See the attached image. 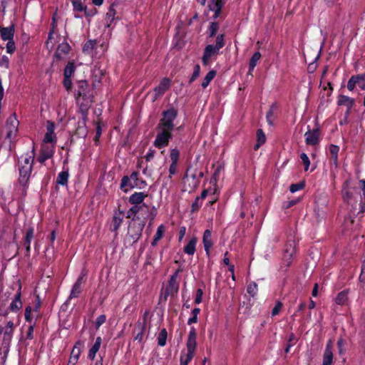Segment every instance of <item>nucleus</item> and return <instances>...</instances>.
<instances>
[{
	"label": "nucleus",
	"instance_id": "52",
	"mask_svg": "<svg viewBox=\"0 0 365 365\" xmlns=\"http://www.w3.org/2000/svg\"><path fill=\"white\" fill-rule=\"evenodd\" d=\"M21 165H29L30 168H32L33 159L31 156H21Z\"/></svg>",
	"mask_w": 365,
	"mask_h": 365
},
{
	"label": "nucleus",
	"instance_id": "17",
	"mask_svg": "<svg viewBox=\"0 0 365 365\" xmlns=\"http://www.w3.org/2000/svg\"><path fill=\"white\" fill-rule=\"evenodd\" d=\"M83 277H79L71 289L68 299L67 302L73 298H77L80 295L82 292V284H83Z\"/></svg>",
	"mask_w": 365,
	"mask_h": 365
},
{
	"label": "nucleus",
	"instance_id": "27",
	"mask_svg": "<svg viewBox=\"0 0 365 365\" xmlns=\"http://www.w3.org/2000/svg\"><path fill=\"white\" fill-rule=\"evenodd\" d=\"M197 240L195 237H192L184 247L185 253L189 255H193L196 250Z\"/></svg>",
	"mask_w": 365,
	"mask_h": 365
},
{
	"label": "nucleus",
	"instance_id": "50",
	"mask_svg": "<svg viewBox=\"0 0 365 365\" xmlns=\"http://www.w3.org/2000/svg\"><path fill=\"white\" fill-rule=\"evenodd\" d=\"M200 66L199 64H196V65H195V66L193 68V73H192L191 78H190V83H192V82H194L197 79V78L200 76Z\"/></svg>",
	"mask_w": 365,
	"mask_h": 365
},
{
	"label": "nucleus",
	"instance_id": "34",
	"mask_svg": "<svg viewBox=\"0 0 365 365\" xmlns=\"http://www.w3.org/2000/svg\"><path fill=\"white\" fill-rule=\"evenodd\" d=\"M348 300V291L340 292L335 298V302L339 305H344Z\"/></svg>",
	"mask_w": 365,
	"mask_h": 365
},
{
	"label": "nucleus",
	"instance_id": "40",
	"mask_svg": "<svg viewBox=\"0 0 365 365\" xmlns=\"http://www.w3.org/2000/svg\"><path fill=\"white\" fill-rule=\"evenodd\" d=\"M258 292V285L255 282H251L247 287V292L252 297H255Z\"/></svg>",
	"mask_w": 365,
	"mask_h": 365
},
{
	"label": "nucleus",
	"instance_id": "5",
	"mask_svg": "<svg viewBox=\"0 0 365 365\" xmlns=\"http://www.w3.org/2000/svg\"><path fill=\"white\" fill-rule=\"evenodd\" d=\"M178 290L179 283L177 282V279H175V277H170L164 294H161L160 295L158 303L160 304L161 302H165L169 296H175L178 294Z\"/></svg>",
	"mask_w": 365,
	"mask_h": 365
},
{
	"label": "nucleus",
	"instance_id": "41",
	"mask_svg": "<svg viewBox=\"0 0 365 365\" xmlns=\"http://www.w3.org/2000/svg\"><path fill=\"white\" fill-rule=\"evenodd\" d=\"M75 70H76V67H75L74 63L69 62L66 65V66L64 69L63 76L66 77H71V76L73 74Z\"/></svg>",
	"mask_w": 365,
	"mask_h": 365
},
{
	"label": "nucleus",
	"instance_id": "32",
	"mask_svg": "<svg viewBox=\"0 0 365 365\" xmlns=\"http://www.w3.org/2000/svg\"><path fill=\"white\" fill-rule=\"evenodd\" d=\"M359 185L361 187V189L362 190V195L364 197V201L362 202V200H361L359 203L360 210L359 211V213L361 212L364 213L365 212V180H359ZM360 199H362V196L359 194Z\"/></svg>",
	"mask_w": 365,
	"mask_h": 365
},
{
	"label": "nucleus",
	"instance_id": "15",
	"mask_svg": "<svg viewBox=\"0 0 365 365\" xmlns=\"http://www.w3.org/2000/svg\"><path fill=\"white\" fill-rule=\"evenodd\" d=\"M225 4V0H212V1L209 4V9L210 11H213L212 18L216 19L220 15L221 10L222 6Z\"/></svg>",
	"mask_w": 365,
	"mask_h": 365
},
{
	"label": "nucleus",
	"instance_id": "39",
	"mask_svg": "<svg viewBox=\"0 0 365 365\" xmlns=\"http://www.w3.org/2000/svg\"><path fill=\"white\" fill-rule=\"evenodd\" d=\"M33 236H34L33 229H29V230H27V232L26 233L25 239H24V245L25 246L27 253L29 252V251H30V244H31V240L33 238Z\"/></svg>",
	"mask_w": 365,
	"mask_h": 365
},
{
	"label": "nucleus",
	"instance_id": "46",
	"mask_svg": "<svg viewBox=\"0 0 365 365\" xmlns=\"http://www.w3.org/2000/svg\"><path fill=\"white\" fill-rule=\"evenodd\" d=\"M137 327L138 328L139 332L135 336L134 340L141 342L143 339L145 327V326H141V323H140V322H138V324H137Z\"/></svg>",
	"mask_w": 365,
	"mask_h": 365
},
{
	"label": "nucleus",
	"instance_id": "38",
	"mask_svg": "<svg viewBox=\"0 0 365 365\" xmlns=\"http://www.w3.org/2000/svg\"><path fill=\"white\" fill-rule=\"evenodd\" d=\"M167 337H168L167 330H166V329L163 328V329L160 330V333L158 334V336L157 338L158 344L160 346H165L166 341H167Z\"/></svg>",
	"mask_w": 365,
	"mask_h": 365
},
{
	"label": "nucleus",
	"instance_id": "42",
	"mask_svg": "<svg viewBox=\"0 0 365 365\" xmlns=\"http://www.w3.org/2000/svg\"><path fill=\"white\" fill-rule=\"evenodd\" d=\"M337 349L339 351V354L340 356L344 355L345 353V346L346 345V341L342 337H340L336 343Z\"/></svg>",
	"mask_w": 365,
	"mask_h": 365
},
{
	"label": "nucleus",
	"instance_id": "18",
	"mask_svg": "<svg viewBox=\"0 0 365 365\" xmlns=\"http://www.w3.org/2000/svg\"><path fill=\"white\" fill-rule=\"evenodd\" d=\"M31 172V168L29 165H21L19 167V182L22 185H26L27 183L29 178L30 177V174Z\"/></svg>",
	"mask_w": 365,
	"mask_h": 365
},
{
	"label": "nucleus",
	"instance_id": "21",
	"mask_svg": "<svg viewBox=\"0 0 365 365\" xmlns=\"http://www.w3.org/2000/svg\"><path fill=\"white\" fill-rule=\"evenodd\" d=\"M338 106H345L349 110L354 104V99L344 95H339L337 98Z\"/></svg>",
	"mask_w": 365,
	"mask_h": 365
},
{
	"label": "nucleus",
	"instance_id": "23",
	"mask_svg": "<svg viewBox=\"0 0 365 365\" xmlns=\"http://www.w3.org/2000/svg\"><path fill=\"white\" fill-rule=\"evenodd\" d=\"M139 173L138 171H133L130 174V178L133 182V186L139 189H143L147 186V182L143 178H139Z\"/></svg>",
	"mask_w": 365,
	"mask_h": 365
},
{
	"label": "nucleus",
	"instance_id": "48",
	"mask_svg": "<svg viewBox=\"0 0 365 365\" xmlns=\"http://www.w3.org/2000/svg\"><path fill=\"white\" fill-rule=\"evenodd\" d=\"M304 187H305V182L303 181L299 182L298 183L292 184L289 186V191L291 192L294 193L298 190H301L304 189Z\"/></svg>",
	"mask_w": 365,
	"mask_h": 365
},
{
	"label": "nucleus",
	"instance_id": "57",
	"mask_svg": "<svg viewBox=\"0 0 365 365\" xmlns=\"http://www.w3.org/2000/svg\"><path fill=\"white\" fill-rule=\"evenodd\" d=\"M220 49L224 47L225 46V40H224V35L223 34H219L216 38V44L215 45Z\"/></svg>",
	"mask_w": 365,
	"mask_h": 365
},
{
	"label": "nucleus",
	"instance_id": "1",
	"mask_svg": "<svg viewBox=\"0 0 365 365\" xmlns=\"http://www.w3.org/2000/svg\"><path fill=\"white\" fill-rule=\"evenodd\" d=\"M158 214L157 208L150 206L146 203L140 206H132L126 212V218L132 221H143L146 224L149 220V225H151Z\"/></svg>",
	"mask_w": 365,
	"mask_h": 365
},
{
	"label": "nucleus",
	"instance_id": "37",
	"mask_svg": "<svg viewBox=\"0 0 365 365\" xmlns=\"http://www.w3.org/2000/svg\"><path fill=\"white\" fill-rule=\"evenodd\" d=\"M216 76V72L214 71V70H211L210 71L207 75L205 76V77L203 78L202 80V87L203 88H207L210 83L213 80V78L215 77Z\"/></svg>",
	"mask_w": 365,
	"mask_h": 365
},
{
	"label": "nucleus",
	"instance_id": "56",
	"mask_svg": "<svg viewBox=\"0 0 365 365\" xmlns=\"http://www.w3.org/2000/svg\"><path fill=\"white\" fill-rule=\"evenodd\" d=\"M164 232H165L164 226L163 225H160V226H158V227L157 229V231H156V233L154 235V238H155V240H161L163 236Z\"/></svg>",
	"mask_w": 365,
	"mask_h": 365
},
{
	"label": "nucleus",
	"instance_id": "36",
	"mask_svg": "<svg viewBox=\"0 0 365 365\" xmlns=\"http://www.w3.org/2000/svg\"><path fill=\"white\" fill-rule=\"evenodd\" d=\"M83 347V342L80 340L77 341L73 346V348L71 351V355L76 357L77 359H79V356L81 353V349Z\"/></svg>",
	"mask_w": 365,
	"mask_h": 365
},
{
	"label": "nucleus",
	"instance_id": "59",
	"mask_svg": "<svg viewBox=\"0 0 365 365\" xmlns=\"http://www.w3.org/2000/svg\"><path fill=\"white\" fill-rule=\"evenodd\" d=\"M56 32H55V18L53 17L52 27L48 33V36L47 39V43H48V40H52L55 38Z\"/></svg>",
	"mask_w": 365,
	"mask_h": 365
},
{
	"label": "nucleus",
	"instance_id": "54",
	"mask_svg": "<svg viewBox=\"0 0 365 365\" xmlns=\"http://www.w3.org/2000/svg\"><path fill=\"white\" fill-rule=\"evenodd\" d=\"M106 316L105 314H101L97 317L95 322L96 329H98L99 327L106 322Z\"/></svg>",
	"mask_w": 365,
	"mask_h": 365
},
{
	"label": "nucleus",
	"instance_id": "61",
	"mask_svg": "<svg viewBox=\"0 0 365 365\" xmlns=\"http://www.w3.org/2000/svg\"><path fill=\"white\" fill-rule=\"evenodd\" d=\"M55 129L54 123L47 120V137H51Z\"/></svg>",
	"mask_w": 365,
	"mask_h": 365
},
{
	"label": "nucleus",
	"instance_id": "25",
	"mask_svg": "<svg viewBox=\"0 0 365 365\" xmlns=\"http://www.w3.org/2000/svg\"><path fill=\"white\" fill-rule=\"evenodd\" d=\"M102 343V339L101 336H98L96 339V341L93 344V345L91 346V348L88 351V358L90 360H94L96 353L99 351L101 345Z\"/></svg>",
	"mask_w": 365,
	"mask_h": 365
},
{
	"label": "nucleus",
	"instance_id": "64",
	"mask_svg": "<svg viewBox=\"0 0 365 365\" xmlns=\"http://www.w3.org/2000/svg\"><path fill=\"white\" fill-rule=\"evenodd\" d=\"M155 153V150L151 148L148 150L147 154L145 155V158L147 162L150 161L154 158Z\"/></svg>",
	"mask_w": 365,
	"mask_h": 365
},
{
	"label": "nucleus",
	"instance_id": "49",
	"mask_svg": "<svg viewBox=\"0 0 365 365\" xmlns=\"http://www.w3.org/2000/svg\"><path fill=\"white\" fill-rule=\"evenodd\" d=\"M301 200L300 197H297L291 200L285 201L283 202L282 207L284 209H289L292 206L297 205Z\"/></svg>",
	"mask_w": 365,
	"mask_h": 365
},
{
	"label": "nucleus",
	"instance_id": "2",
	"mask_svg": "<svg viewBox=\"0 0 365 365\" xmlns=\"http://www.w3.org/2000/svg\"><path fill=\"white\" fill-rule=\"evenodd\" d=\"M177 115L178 110L173 108L163 112V118L158 125V133L156 137H170L171 131L175 127L173 121Z\"/></svg>",
	"mask_w": 365,
	"mask_h": 365
},
{
	"label": "nucleus",
	"instance_id": "8",
	"mask_svg": "<svg viewBox=\"0 0 365 365\" xmlns=\"http://www.w3.org/2000/svg\"><path fill=\"white\" fill-rule=\"evenodd\" d=\"M19 121L15 115H11L6 121L4 128V134L6 137H12L17 135Z\"/></svg>",
	"mask_w": 365,
	"mask_h": 365
},
{
	"label": "nucleus",
	"instance_id": "43",
	"mask_svg": "<svg viewBox=\"0 0 365 365\" xmlns=\"http://www.w3.org/2000/svg\"><path fill=\"white\" fill-rule=\"evenodd\" d=\"M74 11L81 12L86 11V7L84 6L81 0H71Z\"/></svg>",
	"mask_w": 365,
	"mask_h": 365
},
{
	"label": "nucleus",
	"instance_id": "14",
	"mask_svg": "<svg viewBox=\"0 0 365 365\" xmlns=\"http://www.w3.org/2000/svg\"><path fill=\"white\" fill-rule=\"evenodd\" d=\"M170 86V81L169 78H163L158 86H156L154 89L155 93V100L158 97L162 96L169 88Z\"/></svg>",
	"mask_w": 365,
	"mask_h": 365
},
{
	"label": "nucleus",
	"instance_id": "4",
	"mask_svg": "<svg viewBox=\"0 0 365 365\" xmlns=\"http://www.w3.org/2000/svg\"><path fill=\"white\" fill-rule=\"evenodd\" d=\"M14 329L15 326L12 321L7 322L5 327L0 325V335L3 334L1 346L5 356L9 353Z\"/></svg>",
	"mask_w": 365,
	"mask_h": 365
},
{
	"label": "nucleus",
	"instance_id": "22",
	"mask_svg": "<svg viewBox=\"0 0 365 365\" xmlns=\"http://www.w3.org/2000/svg\"><path fill=\"white\" fill-rule=\"evenodd\" d=\"M0 34L1 37L4 41L13 39L14 35V26L11 25L9 27H1Z\"/></svg>",
	"mask_w": 365,
	"mask_h": 365
},
{
	"label": "nucleus",
	"instance_id": "12",
	"mask_svg": "<svg viewBox=\"0 0 365 365\" xmlns=\"http://www.w3.org/2000/svg\"><path fill=\"white\" fill-rule=\"evenodd\" d=\"M220 50V49L215 45L209 44L206 46L202 57V63L204 65H207L211 57L217 55Z\"/></svg>",
	"mask_w": 365,
	"mask_h": 365
},
{
	"label": "nucleus",
	"instance_id": "7",
	"mask_svg": "<svg viewBox=\"0 0 365 365\" xmlns=\"http://www.w3.org/2000/svg\"><path fill=\"white\" fill-rule=\"evenodd\" d=\"M349 180H346L342 185V197L345 202L350 203L354 198L355 195H359L358 189L350 186Z\"/></svg>",
	"mask_w": 365,
	"mask_h": 365
},
{
	"label": "nucleus",
	"instance_id": "13",
	"mask_svg": "<svg viewBox=\"0 0 365 365\" xmlns=\"http://www.w3.org/2000/svg\"><path fill=\"white\" fill-rule=\"evenodd\" d=\"M148 197V193L144 192H135L128 197V202L132 206H140L145 204L144 200Z\"/></svg>",
	"mask_w": 365,
	"mask_h": 365
},
{
	"label": "nucleus",
	"instance_id": "63",
	"mask_svg": "<svg viewBox=\"0 0 365 365\" xmlns=\"http://www.w3.org/2000/svg\"><path fill=\"white\" fill-rule=\"evenodd\" d=\"M25 319L27 322H31L33 319L31 307H27L25 309Z\"/></svg>",
	"mask_w": 365,
	"mask_h": 365
},
{
	"label": "nucleus",
	"instance_id": "45",
	"mask_svg": "<svg viewBox=\"0 0 365 365\" xmlns=\"http://www.w3.org/2000/svg\"><path fill=\"white\" fill-rule=\"evenodd\" d=\"M202 201L196 197L194 202L191 205L190 212L192 213L197 212L202 207Z\"/></svg>",
	"mask_w": 365,
	"mask_h": 365
},
{
	"label": "nucleus",
	"instance_id": "16",
	"mask_svg": "<svg viewBox=\"0 0 365 365\" xmlns=\"http://www.w3.org/2000/svg\"><path fill=\"white\" fill-rule=\"evenodd\" d=\"M333 361L332 341L329 340L323 354L322 365H331Z\"/></svg>",
	"mask_w": 365,
	"mask_h": 365
},
{
	"label": "nucleus",
	"instance_id": "35",
	"mask_svg": "<svg viewBox=\"0 0 365 365\" xmlns=\"http://www.w3.org/2000/svg\"><path fill=\"white\" fill-rule=\"evenodd\" d=\"M68 171H61L59 173L56 178V184L63 186L66 185L68 183Z\"/></svg>",
	"mask_w": 365,
	"mask_h": 365
},
{
	"label": "nucleus",
	"instance_id": "28",
	"mask_svg": "<svg viewBox=\"0 0 365 365\" xmlns=\"http://www.w3.org/2000/svg\"><path fill=\"white\" fill-rule=\"evenodd\" d=\"M261 56H262L261 53L259 51H256L252 56V57H251V58L250 60V63H249V71H248V73L249 74H252V72L253 71V70L255 69V66H257V62L261 58Z\"/></svg>",
	"mask_w": 365,
	"mask_h": 365
},
{
	"label": "nucleus",
	"instance_id": "19",
	"mask_svg": "<svg viewBox=\"0 0 365 365\" xmlns=\"http://www.w3.org/2000/svg\"><path fill=\"white\" fill-rule=\"evenodd\" d=\"M202 242L204 249L207 256L210 255V249L213 245L212 241V232L210 230H206L203 233Z\"/></svg>",
	"mask_w": 365,
	"mask_h": 365
},
{
	"label": "nucleus",
	"instance_id": "30",
	"mask_svg": "<svg viewBox=\"0 0 365 365\" xmlns=\"http://www.w3.org/2000/svg\"><path fill=\"white\" fill-rule=\"evenodd\" d=\"M277 106L276 104H272L270 106L269 110L267 113L266 119H267L268 124L270 126H273L274 125V120H275L276 118H275L274 113V110L277 109Z\"/></svg>",
	"mask_w": 365,
	"mask_h": 365
},
{
	"label": "nucleus",
	"instance_id": "20",
	"mask_svg": "<svg viewBox=\"0 0 365 365\" xmlns=\"http://www.w3.org/2000/svg\"><path fill=\"white\" fill-rule=\"evenodd\" d=\"M123 214V211H121L119 210L118 211V213L117 212H115L113 216V219H112V222H111V225H110V230L112 232H117L120 227V226L121 225L122 222H123V217H122V215Z\"/></svg>",
	"mask_w": 365,
	"mask_h": 365
},
{
	"label": "nucleus",
	"instance_id": "11",
	"mask_svg": "<svg viewBox=\"0 0 365 365\" xmlns=\"http://www.w3.org/2000/svg\"><path fill=\"white\" fill-rule=\"evenodd\" d=\"M180 157V151L177 148L170 150V158L171 163L169 168V177L172 178L177 173L178 163Z\"/></svg>",
	"mask_w": 365,
	"mask_h": 365
},
{
	"label": "nucleus",
	"instance_id": "26",
	"mask_svg": "<svg viewBox=\"0 0 365 365\" xmlns=\"http://www.w3.org/2000/svg\"><path fill=\"white\" fill-rule=\"evenodd\" d=\"M329 153L331 155L330 162L332 165L337 166L338 165V153L339 151V147L338 145L331 144L329 148Z\"/></svg>",
	"mask_w": 365,
	"mask_h": 365
},
{
	"label": "nucleus",
	"instance_id": "62",
	"mask_svg": "<svg viewBox=\"0 0 365 365\" xmlns=\"http://www.w3.org/2000/svg\"><path fill=\"white\" fill-rule=\"evenodd\" d=\"M267 138H257V143L254 145V150H257L266 142Z\"/></svg>",
	"mask_w": 365,
	"mask_h": 365
},
{
	"label": "nucleus",
	"instance_id": "33",
	"mask_svg": "<svg viewBox=\"0 0 365 365\" xmlns=\"http://www.w3.org/2000/svg\"><path fill=\"white\" fill-rule=\"evenodd\" d=\"M96 40L90 39L83 46V52L86 54H91L96 46Z\"/></svg>",
	"mask_w": 365,
	"mask_h": 365
},
{
	"label": "nucleus",
	"instance_id": "31",
	"mask_svg": "<svg viewBox=\"0 0 365 365\" xmlns=\"http://www.w3.org/2000/svg\"><path fill=\"white\" fill-rule=\"evenodd\" d=\"M70 46L67 43H61L57 48L56 52V56L58 58H62V55H66L70 51Z\"/></svg>",
	"mask_w": 365,
	"mask_h": 365
},
{
	"label": "nucleus",
	"instance_id": "9",
	"mask_svg": "<svg viewBox=\"0 0 365 365\" xmlns=\"http://www.w3.org/2000/svg\"><path fill=\"white\" fill-rule=\"evenodd\" d=\"M295 242L292 240H289L285 244V247L283 253V260L287 263V266H289L293 256L296 252Z\"/></svg>",
	"mask_w": 365,
	"mask_h": 365
},
{
	"label": "nucleus",
	"instance_id": "47",
	"mask_svg": "<svg viewBox=\"0 0 365 365\" xmlns=\"http://www.w3.org/2000/svg\"><path fill=\"white\" fill-rule=\"evenodd\" d=\"M219 29V25L217 22L210 23L208 28V33L210 37H213L217 34Z\"/></svg>",
	"mask_w": 365,
	"mask_h": 365
},
{
	"label": "nucleus",
	"instance_id": "60",
	"mask_svg": "<svg viewBox=\"0 0 365 365\" xmlns=\"http://www.w3.org/2000/svg\"><path fill=\"white\" fill-rule=\"evenodd\" d=\"M15 49V43L13 39L8 41V43H6V51L9 53H12Z\"/></svg>",
	"mask_w": 365,
	"mask_h": 365
},
{
	"label": "nucleus",
	"instance_id": "51",
	"mask_svg": "<svg viewBox=\"0 0 365 365\" xmlns=\"http://www.w3.org/2000/svg\"><path fill=\"white\" fill-rule=\"evenodd\" d=\"M300 158L304 165L305 171H307L309 169V167L310 165V160L309 159V157L307 156V155L306 153H302L300 155Z\"/></svg>",
	"mask_w": 365,
	"mask_h": 365
},
{
	"label": "nucleus",
	"instance_id": "44",
	"mask_svg": "<svg viewBox=\"0 0 365 365\" xmlns=\"http://www.w3.org/2000/svg\"><path fill=\"white\" fill-rule=\"evenodd\" d=\"M169 138H155L154 145L158 148H163L168 145Z\"/></svg>",
	"mask_w": 365,
	"mask_h": 365
},
{
	"label": "nucleus",
	"instance_id": "6",
	"mask_svg": "<svg viewBox=\"0 0 365 365\" xmlns=\"http://www.w3.org/2000/svg\"><path fill=\"white\" fill-rule=\"evenodd\" d=\"M197 331L194 327H192L190 328V330L188 334V337L186 341V349H187V353L185 354L186 356H188L190 358V356H194L196 347H197Z\"/></svg>",
	"mask_w": 365,
	"mask_h": 365
},
{
	"label": "nucleus",
	"instance_id": "10",
	"mask_svg": "<svg viewBox=\"0 0 365 365\" xmlns=\"http://www.w3.org/2000/svg\"><path fill=\"white\" fill-rule=\"evenodd\" d=\"M356 85H358L361 90H365V73L352 76L347 83L348 90L354 91Z\"/></svg>",
	"mask_w": 365,
	"mask_h": 365
},
{
	"label": "nucleus",
	"instance_id": "55",
	"mask_svg": "<svg viewBox=\"0 0 365 365\" xmlns=\"http://www.w3.org/2000/svg\"><path fill=\"white\" fill-rule=\"evenodd\" d=\"M283 304L281 302L277 301L272 310V316L274 317L279 314Z\"/></svg>",
	"mask_w": 365,
	"mask_h": 365
},
{
	"label": "nucleus",
	"instance_id": "3",
	"mask_svg": "<svg viewBox=\"0 0 365 365\" xmlns=\"http://www.w3.org/2000/svg\"><path fill=\"white\" fill-rule=\"evenodd\" d=\"M145 226L143 221H132L128 225V230L125 238V243L129 246L136 243L142 236V232Z\"/></svg>",
	"mask_w": 365,
	"mask_h": 365
},
{
	"label": "nucleus",
	"instance_id": "29",
	"mask_svg": "<svg viewBox=\"0 0 365 365\" xmlns=\"http://www.w3.org/2000/svg\"><path fill=\"white\" fill-rule=\"evenodd\" d=\"M22 307V302L21 301V292H18L16 294L14 299L10 304V309L12 312H16L20 309Z\"/></svg>",
	"mask_w": 365,
	"mask_h": 365
},
{
	"label": "nucleus",
	"instance_id": "58",
	"mask_svg": "<svg viewBox=\"0 0 365 365\" xmlns=\"http://www.w3.org/2000/svg\"><path fill=\"white\" fill-rule=\"evenodd\" d=\"M202 295H203V291L202 289H197L196 291V295L195 298V304H200L202 301Z\"/></svg>",
	"mask_w": 365,
	"mask_h": 365
},
{
	"label": "nucleus",
	"instance_id": "24",
	"mask_svg": "<svg viewBox=\"0 0 365 365\" xmlns=\"http://www.w3.org/2000/svg\"><path fill=\"white\" fill-rule=\"evenodd\" d=\"M132 181L133 180L130 178V175H124L120 181V190H122L124 192H127L129 190L135 188V186H133V182Z\"/></svg>",
	"mask_w": 365,
	"mask_h": 365
},
{
	"label": "nucleus",
	"instance_id": "53",
	"mask_svg": "<svg viewBox=\"0 0 365 365\" xmlns=\"http://www.w3.org/2000/svg\"><path fill=\"white\" fill-rule=\"evenodd\" d=\"M194 356H190L184 355L183 351L181 353L180 359V365H187L193 359Z\"/></svg>",
	"mask_w": 365,
	"mask_h": 365
}]
</instances>
